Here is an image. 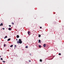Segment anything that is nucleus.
Segmentation results:
<instances>
[{"label":"nucleus","mask_w":64,"mask_h":64,"mask_svg":"<svg viewBox=\"0 0 64 64\" xmlns=\"http://www.w3.org/2000/svg\"><path fill=\"white\" fill-rule=\"evenodd\" d=\"M19 41H17V43L18 44H19V43H20V44H21L22 43V41H21V40L20 39H19Z\"/></svg>","instance_id":"obj_1"},{"label":"nucleus","mask_w":64,"mask_h":64,"mask_svg":"<svg viewBox=\"0 0 64 64\" xmlns=\"http://www.w3.org/2000/svg\"><path fill=\"white\" fill-rule=\"evenodd\" d=\"M28 35H30V32L29 31L28 32Z\"/></svg>","instance_id":"obj_2"},{"label":"nucleus","mask_w":64,"mask_h":64,"mask_svg":"<svg viewBox=\"0 0 64 64\" xmlns=\"http://www.w3.org/2000/svg\"><path fill=\"white\" fill-rule=\"evenodd\" d=\"M19 35H17L16 36V38H19Z\"/></svg>","instance_id":"obj_3"},{"label":"nucleus","mask_w":64,"mask_h":64,"mask_svg":"<svg viewBox=\"0 0 64 64\" xmlns=\"http://www.w3.org/2000/svg\"><path fill=\"white\" fill-rule=\"evenodd\" d=\"M43 46L44 47H46V44H44Z\"/></svg>","instance_id":"obj_4"},{"label":"nucleus","mask_w":64,"mask_h":64,"mask_svg":"<svg viewBox=\"0 0 64 64\" xmlns=\"http://www.w3.org/2000/svg\"><path fill=\"white\" fill-rule=\"evenodd\" d=\"M8 30H11V28H8Z\"/></svg>","instance_id":"obj_5"},{"label":"nucleus","mask_w":64,"mask_h":64,"mask_svg":"<svg viewBox=\"0 0 64 64\" xmlns=\"http://www.w3.org/2000/svg\"><path fill=\"white\" fill-rule=\"evenodd\" d=\"M41 42V40H38V43H40Z\"/></svg>","instance_id":"obj_6"},{"label":"nucleus","mask_w":64,"mask_h":64,"mask_svg":"<svg viewBox=\"0 0 64 64\" xmlns=\"http://www.w3.org/2000/svg\"><path fill=\"white\" fill-rule=\"evenodd\" d=\"M10 39H11V38H9L8 40V41H10Z\"/></svg>","instance_id":"obj_7"},{"label":"nucleus","mask_w":64,"mask_h":64,"mask_svg":"<svg viewBox=\"0 0 64 64\" xmlns=\"http://www.w3.org/2000/svg\"><path fill=\"white\" fill-rule=\"evenodd\" d=\"M7 38V36H6L5 37H4V39H5L6 38Z\"/></svg>","instance_id":"obj_8"},{"label":"nucleus","mask_w":64,"mask_h":64,"mask_svg":"<svg viewBox=\"0 0 64 64\" xmlns=\"http://www.w3.org/2000/svg\"><path fill=\"white\" fill-rule=\"evenodd\" d=\"M38 37H41V35L40 34H39L38 35Z\"/></svg>","instance_id":"obj_9"},{"label":"nucleus","mask_w":64,"mask_h":64,"mask_svg":"<svg viewBox=\"0 0 64 64\" xmlns=\"http://www.w3.org/2000/svg\"><path fill=\"white\" fill-rule=\"evenodd\" d=\"M40 62H42V60L41 59H40Z\"/></svg>","instance_id":"obj_10"},{"label":"nucleus","mask_w":64,"mask_h":64,"mask_svg":"<svg viewBox=\"0 0 64 64\" xmlns=\"http://www.w3.org/2000/svg\"><path fill=\"white\" fill-rule=\"evenodd\" d=\"M41 47V45H40L39 46V48H40Z\"/></svg>","instance_id":"obj_11"},{"label":"nucleus","mask_w":64,"mask_h":64,"mask_svg":"<svg viewBox=\"0 0 64 64\" xmlns=\"http://www.w3.org/2000/svg\"><path fill=\"white\" fill-rule=\"evenodd\" d=\"M12 25H14V23L13 22H12Z\"/></svg>","instance_id":"obj_12"},{"label":"nucleus","mask_w":64,"mask_h":64,"mask_svg":"<svg viewBox=\"0 0 64 64\" xmlns=\"http://www.w3.org/2000/svg\"><path fill=\"white\" fill-rule=\"evenodd\" d=\"M13 46V45H11L10 46V47H12V46Z\"/></svg>","instance_id":"obj_13"},{"label":"nucleus","mask_w":64,"mask_h":64,"mask_svg":"<svg viewBox=\"0 0 64 64\" xmlns=\"http://www.w3.org/2000/svg\"><path fill=\"white\" fill-rule=\"evenodd\" d=\"M1 26H3V24L2 23H1Z\"/></svg>","instance_id":"obj_14"},{"label":"nucleus","mask_w":64,"mask_h":64,"mask_svg":"<svg viewBox=\"0 0 64 64\" xmlns=\"http://www.w3.org/2000/svg\"><path fill=\"white\" fill-rule=\"evenodd\" d=\"M58 55H61V53H59L58 54Z\"/></svg>","instance_id":"obj_15"},{"label":"nucleus","mask_w":64,"mask_h":64,"mask_svg":"<svg viewBox=\"0 0 64 64\" xmlns=\"http://www.w3.org/2000/svg\"><path fill=\"white\" fill-rule=\"evenodd\" d=\"M4 47H5V46H6V44H4Z\"/></svg>","instance_id":"obj_16"},{"label":"nucleus","mask_w":64,"mask_h":64,"mask_svg":"<svg viewBox=\"0 0 64 64\" xmlns=\"http://www.w3.org/2000/svg\"><path fill=\"white\" fill-rule=\"evenodd\" d=\"M26 48H28V46H26Z\"/></svg>","instance_id":"obj_17"},{"label":"nucleus","mask_w":64,"mask_h":64,"mask_svg":"<svg viewBox=\"0 0 64 64\" xmlns=\"http://www.w3.org/2000/svg\"><path fill=\"white\" fill-rule=\"evenodd\" d=\"M16 46H17L16 45H15L14 46L15 47H16Z\"/></svg>","instance_id":"obj_18"},{"label":"nucleus","mask_w":64,"mask_h":64,"mask_svg":"<svg viewBox=\"0 0 64 64\" xmlns=\"http://www.w3.org/2000/svg\"><path fill=\"white\" fill-rule=\"evenodd\" d=\"M2 62H4V63H5V61H2Z\"/></svg>","instance_id":"obj_19"},{"label":"nucleus","mask_w":64,"mask_h":64,"mask_svg":"<svg viewBox=\"0 0 64 64\" xmlns=\"http://www.w3.org/2000/svg\"><path fill=\"white\" fill-rule=\"evenodd\" d=\"M0 59L1 60H3V59L2 58H1Z\"/></svg>","instance_id":"obj_20"},{"label":"nucleus","mask_w":64,"mask_h":64,"mask_svg":"<svg viewBox=\"0 0 64 64\" xmlns=\"http://www.w3.org/2000/svg\"><path fill=\"white\" fill-rule=\"evenodd\" d=\"M9 27H11V25H10L9 26Z\"/></svg>","instance_id":"obj_21"},{"label":"nucleus","mask_w":64,"mask_h":64,"mask_svg":"<svg viewBox=\"0 0 64 64\" xmlns=\"http://www.w3.org/2000/svg\"><path fill=\"white\" fill-rule=\"evenodd\" d=\"M2 29L3 30H4V29H5V28H2Z\"/></svg>","instance_id":"obj_22"},{"label":"nucleus","mask_w":64,"mask_h":64,"mask_svg":"<svg viewBox=\"0 0 64 64\" xmlns=\"http://www.w3.org/2000/svg\"><path fill=\"white\" fill-rule=\"evenodd\" d=\"M29 62H31V61L30 60H29Z\"/></svg>","instance_id":"obj_23"},{"label":"nucleus","mask_w":64,"mask_h":64,"mask_svg":"<svg viewBox=\"0 0 64 64\" xmlns=\"http://www.w3.org/2000/svg\"><path fill=\"white\" fill-rule=\"evenodd\" d=\"M40 29H41V28H42V27H40Z\"/></svg>","instance_id":"obj_24"},{"label":"nucleus","mask_w":64,"mask_h":64,"mask_svg":"<svg viewBox=\"0 0 64 64\" xmlns=\"http://www.w3.org/2000/svg\"><path fill=\"white\" fill-rule=\"evenodd\" d=\"M1 56H0V58H1Z\"/></svg>","instance_id":"obj_25"},{"label":"nucleus","mask_w":64,"mask_h":64,"mask_svg":"<svg viewBox=\"0 0 64 64\" xmlns=\"http://www.w3.org/2000/svg\"><path fill=\"white\" fill-rule=\"evenodd\" d=\"M17 39H16V40H17Z\"/></svg>","instance_id":"obj_26"},{"label":"nucleus","mask_w":64,"mask_h":64,"mask_svg":"<svg viewBox=\"0 0 64 64\" xmlns=\"http://www.w3.org/2000/svg\"><path fill=\"white\" fill-rule=\"evenodd\" d=\"M1 26V24H0V26Z\"/></svg>","instance_id":"obj_27"}]
</instances>
